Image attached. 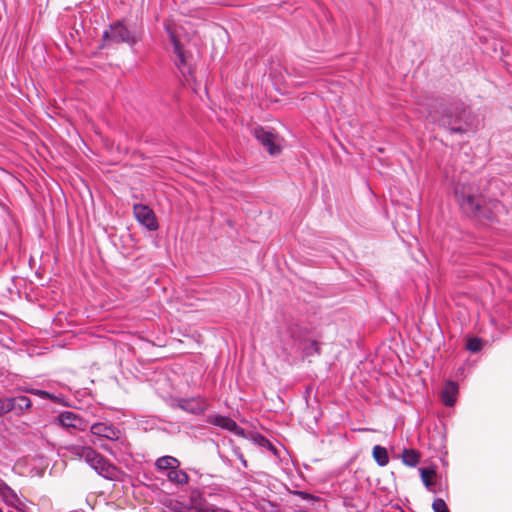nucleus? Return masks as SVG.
Returning <instances> with one entry per match:
<instances>
[{
  "instance_id": "obj_1",
  "label": "nucleus",
  "mask_w": 512,
  "mask_h": 512,
  "mask_svg": "<svg viewBox=\"0 0 512 512\" xmlns=\"http://www.w3.org/2000/svg\"><path fill=\"white\" fill-rule=\"evenodd\" d=\"M427 118L448 129L450 133L464 134L472 128L471 113L463 102L435 103Z\"/></svg>"
},
{
  "instance_id": "obj_2",
  "label": "nucleus",
  "mask_w": 512,
  "mask_h": 512,
  "mask_svg": "<svg viewBox=\"0 0 512 512\" xmlns=\"http://www.w3.org/2000/svg\"><path fill=\"white\" fill-rule=\"evenodd\" d=\"M72 455L83 459L97 474L108 480H116L119 470L90 446L73 445L69 448Z\"/></svg>"
},
{
  "instance_id": "obj_3",
  "label": "nucleus",
  "mask_w": 512,
  "mask_h": 512,
  "mask_svg": "<svg viewBox=\"0 0 512 512\" xmlns=\"http://www.w3.org/2000/svg\"><path fill=\"white\" fill-rule=\"evenodd\" d=\"M90 433L94 437L90 439L92 445L111 453L109 445L105 440L117 441L119 439L120 430L112 424L97 422L90 426Z\"/></svg>"
},
{
  "instance_id": "obj_4",
  "label": "nucleus",
  "mask_w": 512,
  "mask_h": 512,
  "mask_svg": "<svg viewBox=\"0 0 512 512\" xmlns=\"http://www.w3.org/2000/svg\"><path fill=\"white\" fill-rule=\"evenodd\" d=\"M103 39L106 43H126L129 46H134L138 41L136 32L129 29L122 21L111 24L103 32Z\"/></svg>"
},
{
  "instance_id": "obj_5",
  "label": "nucleus",
  "mask_w": 512,
  "mask_h": 512,
  "mask_svg": "<svg viewBox=\"0 0 512 512\" xmlns=\"http://www.w3.org/2000/svg\"><path fill=\"white\" fill-rule=\"evenodd\" d=\"M457 201L468 216L478 217L481 212V200L473 193L470 192V187L457 186L455 189Z\"/></svg>"
},
{
  "instance_id": "obj_6",
  "label": "nucleus",
  "mask_w": 512,
  "mask_h": 512,
  "mask_svg": "<svg viewBox=\"0 0 512 512\" xmlns=\"http://www.w3.org/2000/svg\"><path fill=\"white\" fill-rule=\"evenodd\" d=\"M165 30L169 36L170 42L172 43V45L174 47V53L176 55L175 65H176L177 69L180 71V73L188 81L187 77L192 76V69H191V65L187 61L185 51H184L180 41L176 37L174 31L172 30L171 26L166 24Z\"/></svg>"
},
{
  "instance_id": "obj_7",
  "label": "nucleus",
  "mask_w": 512,
  "mask_h": 512,
  "mask_svg": "<svg viewBox=\"0 0 512 512\" xmlns=\"http://www.w3.org/2000/svg\"><path fill=\"white\" fill-rule=\"evenodd\" d=\"M253 134L257 141L267 150L270 155L275 156L280 154L282 149V140L277 134L263 127L254 128Z\"/></svg>"
},
{
  "instance_id": "obj_8",
  "label": "nucleus",
  "mask_w": 512,
  "mask_h": 512,
  "mask_svg": "<svg viewBox=\"0 0 512 512\" xmlns=\"http://www.w3.org/2000/svg\"><path fill=\"white\" fill-rule=\"evenodd\" d=\"M175 406L187 413L200 415L207 410L208 403L205 398L197 396L191 398H178L175 400Z\"/></svg>"
},
{
  "instance_id": "obj_9",
  "label": "nucleus",
  "mask_w": 512,
  "mask_h": 512,
  "mask_svg": "<svg viewBox=\"0 0 512 512\" xmlns=\"http://www.w3.org/2000/svg\"><path fill=\"white\" fill-rule=\"evenodd\" d=\"M133 213L136 220L149 231L158 229V222L154 211L144 204H135L133 206Z\"/></svg>"
},
{
  "instance_id": "obj_10",
  "label": "nucleus",
  "mask_w": 512,
  "mask_h": 512,
  "mask_svg": "<svg viewBox=\"0 0 512 512\" xmlns=\"http://www.w3.org/2000/svg\"><path fill=\"white\" fill-rule=\"evenodd\" d=\"M0 497L6 505L22 512L26 510V503L2 479H0Z\"/></svg>"
},
{
  "instance_id": "obj_11",
  "label": "nucleus",
  "mask_w": 512,
  "mask_h": 512,
  "mask_svg": "<svg viewBox=\"0 0 512 512\" xmlns=\"http://www.w3.org/2000/svg\"><path fill=\"white\" fill-rule=\"evenodd\" d=\"M57 422L65 428H73L84 431L88 428V423L79 414L72 411H64L57 417Z\"/></svg>"
},
{
  "instance_id": "obj_12",
  "label": "nucleus",
  "mask_w": 512,
  "mask_h": 512,
  "mask_svg": "<svg viewBox=\"0 0 512 512\" xmlns=\"http://www.w3.org/2000/svg\"><path fill=\"white\" fill-rule=\"evenodd\" d=\"M206 422L230 432H234L237 435L243 434V429L240 428L237 423L228 416L208 415Z\"/></svg>"
},
{
  "instance_id": "obj_13",
  "label": "nucleus",
  "mask_w": 512,
  "mask_h": 512,
  "mask_svg": "<svg viewBox=\"0 0 512 512\" xmlns=\"http://www.w3.org/2000/svg\"><path fill=\"white\" fill-rule=\"evenodd\" d=\"M458 394V385L453 381H447L441 393L442 402L448 407H452L456 402Z\"/></svg>"
},
{
  "instance_id": "obj_14",
  "label": "nucleus",
  "mask_w": 512,
  "mask_h": 512,
  "mask_svg": "<svg viewBox=\"0 0 512 512\" xmlns=\"http://www.w3.org/2000/svg\"><path fill=\"white\" fill-rule=\"evenodd\" d=\"M155 466L159 471H171L174 468H179L180 462L172 456H162L155 462Z\"/></svg>"
},
{
  "instance_id": "obj_15",
  "label": "nucleus",
  "mask_w": 512,
  "mask_h": 512,
  "mask_svg": "<svg viewBox=\"0 0 512 512\" xmlns=\"http://www.w3.org/2000/svg\"><path fill=\"white\" fill-rule=\"evenodd\" d=\"M11 404L14 406L13 410L16 414L20 415L25 410L31 407V400L27 396L11 397Z\"/></svg>"
},
{
  "instance_id": "obj_16",
  "label": "nucleus",
  "mask_w": 512,
  "mask_h": 512,
  "mask_svg": "<svg viewBox=\"0 0 512 512\" xmlns=\"http://www.w3.org/2000/svg\"><path fill=\"white\" fill-rule=\"evenodd\" d=\"M372 455L376 463L381 467H384L389 463L388 451L383 446L375 445L373 447Z\"/></svg>"
},
{
  "instance_id": "obj_17",
  "label": "nucleus",
  "mask_w": 512,
  "mask_h": 512,
  "mask_svg": "<svg viewBox=\"0 0 512 512\" xmlns=\"http://www.w3.org/2000/svg\"><path fill=\"white\" fill-rule=\"evenodd\" d=\"M167 478L169 479V481L178 485L187 484L189 480L187 473L178 468H174L171 471H168Z\"/></svg>"
},
{
  "instance_id": "obj_18",
  "label": "nucleus",
  "mask_w": 512,
  "mask_h": 512,
  "mask_svg": "<svg viewBox=\"0 0 512 512\" xmlns=\"http://www.w3.org/2000/svg\"><path fill=\"white\" fill-rule=\"evenodd\" d=\"M420 475H421V479H422V482L424 484V486L431 492H434V489H433V477L436 475V472L434 469H431V468H422L420 470Z\"/></svg>"
},
{
  "instance_id": "obj_19",
  "label": "nucleus",
  "mask_w": 512,
  "mask_h": 512,
  "mask_svg": "<svg viewBox=\"0 0 512 512\" xmlns=\"http://www.w3.org/2000/svg\"><path fill=\"white\" fill-rule=\"evenodd\" d=\"M402 461L405 465L414 467L419 462V454L413 449H404L402 453Z\"/></svg>"
},
{
  "instance_id": "obj_20",
  "label": "nucleus",
  "mask_w": 512,
  "mask_h": 512,
  "mask_svg": "<svg viewBox=\"0 0 512 512\" xmlns=\"http://www.w3.org/2000/svg\"><path fill=\"white\" fill-rule=\"evenodd\" d=\"M229 492L223 488L208 487L203 491L204 497H209L217 500V498H225Z\"/></svg>"
},
{
  "instance_id": "obj_21",
  "label": "nucleus",
  "mask_w": 512,
  "mask_h": 512,
  "mask_svg": "<svg viewBox=\"0 0 512 512\" xmlns=\"http://www.w3.org/2000/svg\"><path fill=\"white\" fill-rule=\"evenodd\" d=\"M288 331L291 337L296 341H303L305 339V331L302 330L297 324H292Z\"/></svg>"
},
{
  "instance_id": "obj_22",
  "label": "nucleus",
  "mask_w": 512,
  "mask_h": 512,
  "mask_svg": "<svg viewBox=\"0 0 512 512\" xmlns=\"http://www.w3.org/2000/svg\"><path fill=\"white\" fill-rule=\"evenodd\" d=\"M466 348L472 353H477L482 348V341L477 337H472L467 340Z\"/></svg>"
},
{
  "instance_id": "obj_23",
  "label": "nucleus",
  "mask_w": 512,
  "mask_h": 512,
  "mask_svg": "<svg viewBox=\"0 0 512 512\" xmlns=\"http://www.w3.org/2000/svg\"><path fill=\"white\" fill-rule=\"evenodd\" d=\"M255 440L260 446H262V447L268 449L269 451L273 452L274 454H276V452H277L276 447L266 437H264L262 435H258L255 438Z\"/></svg>"
},
{
  "instance_id": "obj_24",
  "label": "nucleus",
  "mask_w": 512,
  "mask_h": 512,
  "mask_svg": "<svg viewBox=\"0 0 512 512\" xmlns=\"http://www.w3.org/2000/svg\"><path fill=\"white\" fill-rule=\"evenodd\" d=\"M10 398H0V415L8 413L13 410Z\"/></svg>"
},
{
  "instance_id": "obj_25",
  "label": "nucleus",
  "mask_w": 512,
  "mask_h": 512,
  "mask_svg": "<svg viewBox=\"0 0 512 512\" xmlns=\"http://www.w3.org/2000/svg\"><path fill=\"white\" fill-rule=\"evenodd\" d=\"M434 512H449V509L443 499H435L432 504Z\"/></svg>"
},
{
  "instance_id": "obj_26",
  "label": "nucleus",
  "mask_w": 512,
  "mask_h": 512,
  "mask_svg": "<svg viewBox=\"0 0 512 512\" xmlns=\"http://www.w3.org/2000/svg\"><path fill=\"white\" fill-rule=\"evenodd\" d=\"M293 494L300 497L303 500H318V497L304 491H293Z\"/></svg>"
},
{
  "instance_id": "obj_27",
  "label": "nucleus",
  "mask_w": 512,
  "mask_h": 512,
  "mask_svg": "<svg viewBox=\"0 0 512 512\" xmlns=\"http://www.w3.org/2000/svg\"><path fill=\"white\" fill-rule=\"evenodd\" d=\"M27 392L29 393H32L34 395H38L44 399H48V398H51V395L46 392V391H43V390H39V389H27L26 390Z\"/></svg>"
},
{
  "instance_id": "obj_28",
  "label": "nucleus",
  "mask_w": 512,
  "mask_h": 512,
  "mask_svg": "<svg viewBox=\"0 0 512 512\" xmlns=\"http://www.w3.org/2000/svg\"><path fill=\"white\" fill-rule=\"evenodd\" d=\"M310 350H312L314 353L319 354L320 351H319V345H318L317 341H312L311 342L310 347L307 348V351H306L307 355H311Z\"/></svg>"
},
{
  "instance_id": "obj_29",
  "label": "nucleus",
  "mask_w": 512,
  "mask_h": 512,
  "mask_svg": "<svg viewBox=\"0 0 512 512\" xmlns=\"http://www.w3.org/2000/svg\"><path fill=\"white\" fill-rule=\"evenodd\" d=\"M295 512H308V511L305 509H299V510H296Z\"/></svg>"
},
{
  "instance_id": "obj_30",
  "label": "nucleus",
  "mask_w": 512,
  "mask_h": 512,
  "mask_svg": "<svg viewBox=\"0 0 512 512\" xmlns=\"http://www.w3.org/2000/svg\"><path fill=\"white\" fill-rule=\"evenodd\" d=\"M0 512H2V509L0 508Z\"/></svg>"
}]
</instances>
